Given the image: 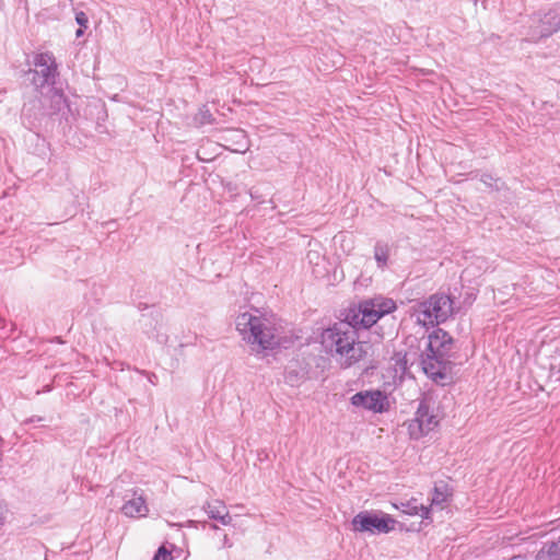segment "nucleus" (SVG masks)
Instances as JSON below:
<instances>
[{
    "label": "nucleus",
    "mask_w": 560,
    "mask_h": 560,
    "mask_svg": "<svg viewBox=\"0 0 560 560\" xmlns=\"http://www.w3.org/2000/svg\"><path fill=\"white\" fill-rule=\"evenodd\" d=\"M389 257V247L387 244L377 242L374 247V258L378 267H385Z\"/></svg>",
    "instance_id": "obj_16"
},
{
    "label": "nucleus",
    "mask_w": 560,
    "mask_h": 560,
    "mask_svg": "<svg viewBox=\"0 0 560 560\" xmlns=\"http://www.w3.org/2000/svg\"><path fill=\"white\" fill-rule=\"evenodd\" d=\"M120 511L125 516L130 518L145 517L149 513V506L143 492L133 490L130 498L126 495Z\"/></svg>",
    "instance_id": "obj_10"
},
{
    "label": "nucleus",
    "mask_w": 560,
    "mask_h": 560,
    "mask_svg": "<svg viewBox=\"0 0 560 560\" xmlns=\"http://www.w3.org/2000/svg\"><path fill=\"white\" fill-rule=\"evenodd\" d=\"M223 546L226 547V548H231L232 547V542L230 541L228 535H224Z\"/></svg>",
    "instance_id": "obj_25"
},
{
    "label": "nucleus",
    "mask_w": 560,
    "mask_h": 560,
    "mask_svg": "<svg viewBox=\"0 0 560 560\" xmlns=\"http://www.w3.org/2000/svg\"><path fill=\"white\" fill-rule=\"evenodd\" d=\"M75 21L81 27H86L89 23L88 15L82 11L75 14Z\"/></svg>",
    "instance_id": "obj_21"
},
{
    "label": "nucleus",
    "mask_w": 560,
    "mask_h": 560,
    "mask_svg": "<svg viewBox=\"0 0 560 560\" xmlns=\"http://www.w3.org/2000/svg\"><path fill=\"white\" fill-rule=\"evenodd\" d=\"M77 37H80L83 35V30L82 28H79L75 33Z\"/></svg>",
    "instance_id": "obj_27"
},
{
    "label": "nucleus",
    "mask_w": 560,
    "mask_h": 560,
    "mask_svg": "<svg viewBox=\"0 0 560 560\" xmlns=\"http://www.w3.org/2000/svg\"><path fill=\"white\" fill-rule=\"evenodd\" d=\"M447 498H448V493H447L446 489H442L441 487H435L432 499H431L430 508H428L423 504L417 505V504L410 503L409 504V506H410L409 513L420 515L422 518L428 520L430 517V513L435 508H439L441 510L443 509L444 503L447 501Z\"/></svg>",
    "instance_id": "obj_12"
},
{
    "label": "nucleus",
    "mask_w": 560,
    "mask_h": 560,
    "mask_svg": "<svg viewBox=\"0 0 560 560\" xmlns=\"http://www.w3.org/2000/svg\"><path fill=\"white\" fill-rule=\"evenodd\" d=\"M203 510L210 518L215 520L221 515V513H223L228 509L223 501L215 500L212 502H206L203 505Z\"/></svg>",
    "instance_id": "obj_15"
},
{
    "label": "nucleus",
    "mask_w": 560,
    "mask_h": 560,
    "mask_svg": "<svg viewBox=\"0 0 560 560\" xmlns=\"http://www.w3.org/2000/svg\"><path fill=\"white\" fill-rule=\"evenodd\" d=\"M351 404L355 407H363L373 412H384L389 408V400L386 394L381 390H365L354 394Z\"/></svg>",
    "instance_id": "obj_9"
},
{
    "label": "nucleus",
    "mask_w": 560,
    "mask_h": 560,
    "mask_svg": "<svg viewBox=\"0 0 560 560\" xmlns=\"http://www.w3.org/2000/svg\"><path fill=\"white\" fill-rule=\"evenodd\" d=\"M215 521L220 522L224 526H229L232 524L233 517L230 515L229 511H224L221 515L215 518Z\"/></svg>",
    "instance_id": "obj_20"
},
{
    "label": "nucleus",
    "mask_w": 560,
    "mask_h": 560,
    "mask_svg": "<svg viewBox=\"0 0 560 560\" xmlns=\"http://www.w3.org/2000/svg\"><path fill=\"white\" fill-rule=\"evenodd\" d=\"M417 343L424 374L435 382L445 381L451 369L448 357L453 346L452 337L443 329H435L427 338L417 340Z\"/></svg>",
    "instance_id": "obj_3"
},
{
    "label": "nucleus",
    "mask_w": 560,
    "mask_h": 560,
    "mask_svg": "<svg viewBox=\"0 0 560 560\" xmlns=\"http://www.w3.org/2000/svg\"><path fill=\"white\" fill-rule=\"evenodd\" d=\"M235 327L254 351L269 350L280 345V337L272 322L258 308L241 307L235 317Z\"/></svg>",
    "instance_id": "obj_2"
},
{
    "label": "nucleus",
    "mask_w": 560,
    "mask_h": 560,
    "mask_svg": "<svg viewBox=\"0 0 560 560\" xmlns=\"http://www.w3.org/2000/svg\"><path fill=\"white\" fill-rule=\"evenodd\" d=\"M224 141H232L231 145L226 148L232 152L245 153L248 150V142L243 130L233 129L228 130L222 137Z\"/></svg>",
    "instance_id": "obj_13"
},
{
    "label": "nucleus",
    "mask_w": 560,
    "mask_h": 560,
    "mask_svg": "<svg viewBox=\"0 0 560 560\" xmlns=\"http://www.w3.org/2000/svg\"><path fill=\"white\" fill-rule=\"evenodd\" d=\"M326 271V268L325 266H323V269H314V272L316 273V276H323Z\"/></svg>",
    "instance_id": "obj_26"
},
{
    "label": "nucleus",
    "mask_w": 560,
    "mask_h": 560,
    "mask_svg": "<svg viewBox=\"0 0 560 560\" xmlns=\"http://www.w3.org/2000/svg\"><path fill=\"white\" fill-rule=\"evenodd\" d=\"M308 262L314 265L315 267H319L322 264H325V258L320 255L318 250H308L307 253Z\"/></svg>",
    "instance_id": "obj_18"
},
{
    "label": "nucleus",
    "mask_w": 560,
    "mask_h": 560,
    "mask_svg": "<svg viewBox=\"0 0 560 560\" xmlns=\"http://www.w3.org/2000/svg\"><path fill=\"white\" fill-rule=\"evenodd\" d=\"M481 180L488 186H492V182H498L497 179H493L490 175H483Z\"/></svg>",
    "instance_id": "obj_23"
},
{
    "label": "nucleus",
    "mask_w": 560,
    "mask_h": 560,
    "mask_svg": "<svg viewBox=\"0 0 560 560\" xmlns=\"http://www.w3.org/2000/svg\"><path fill=\"white\" fill-rule=\"evenodd\" d=\"M201 119H200V122L201 124H205V122H208L209 121V118H210V114L208 113V110L206 112H201Z\"/></svg>",
    "instance_id": "obj_24"
},
{
    "label": "nucleus",
    "mask_w": 560,
    "mask_h": 560,
    "mask_svg": "<svg viewBox=\"0 0 560 560\" xmlns=\"http://www.w3.org/2000/svg\"><path fill=\"white\" fill-rule=\"evenodd\" d=\"M211 528L212 529H218V526L213 524V525H211Z\"/></svg>",
    "instance_id": "obj_28"
},
{
    "label": "nucleus",
    "mask_w": 560,
    "mask_h": 560,
    "mask_svg": "<svg viewBox=\"0 0 560 560\" xmlns=\"http://www.w3.org/2000/svg\"><path fill=\"white\" fill-rule=\"evenodd\" d=\"M287 383L294 385L299 381V376L293 371H288L285 374Z\"/></svg>",
    "instance_id": "obj_22"
},
{
    "label": "nucleus",
    "mask_w": 560,
    "mask_h": 560,
    "mask_svg": "<svg viewBox=\"0 0 560 560\" xmlns=\"http://www.w3.org/2000/svg\"><path fill=\"white\" fill-rule=\"evenodd\" d=\"M35 70L31 71L32 82L36 89L52 83L56 72L54 57L50 54H39L34 60Z\"/></svg>",
    "instance_id": "obj_8"
},
{
    "label": "nucleus",
    "mask_w": 560,
    "mask_h": 560,
    "mask_svg": "<svg viewBox=\"0 0 560 560\" xmlns=\"http://www.w3.org/2000/svg\"><path fill=\"white\" fill-rule=\"evenodd\" d=\"M152 560H173L172 551L161 546Z\"/></svg>",
    "instance_id": "obj_19"
},
{
    "label": "nucleus",
    "mask_w": 560,
    "mask_h": 560,
    "mask_svg": "<svg viewBox=\"0 0 560 560\" xmlns=\"http://www.w3.org/2000/svg\"><path fill=\"white\" fill-rule=\"evenodd\" d=\"M396 520L383 512H360L352 518V527L355 532L371 534L389 533L395 529Z\"/></svg>",
    "instance_id": "obj_6"
},
{
    "label": "nucleus",
    "mask_w": 560,
    "mask_h": 560,
    "mask_svg": "<svg viewBox=\"0 0 560 560\" xmlns=\"http://www.w3.org/2000/svg\"><path fill=\"white\" fill-rule=\"evenodd\" d=\"M370 301L377 308L381 317L396 308L395 302L390 299L376 298Z\"/></svg>",
    "instance_id": "obj_17"
},
{
    "label": "nucleus",
    "mask_w": 560,
    "mask_h": 560,
    "mask_svg": "<svg viewBox=\"0 0 560 560\" xmlns=\"http://www.w3.org/2000/svg\"><path fill=\"white\" fill-rule=\"evenodd\" d=\"M441 412L435 407L433 399L424 398L420 401L416 418L407 423L408 434L413 440H419L431 432L440 422Z\"/></svg>",
    "instance_id": "obj_5"
},
{
    "label": "nucleus",
    "mask_w": 560,
    "mask_h": 560,
    "mask_svg": "<svg viewBox=\"0 0 560 560\" xmlns=\"http://www.w3.org/2000/svg\"><path fill=\"white\" fill-rule=\"evenodd\" d=\"M324 351L341 369H350L365 359L369 346L359 340L357 328L341 320L325 328L320 334Z\"/></svg>",
    "instance_id": "obj_1"
},
{
    "label": "nucleus",
    "mask_w": 560,
    "mask_h": 560,
    "mask_svg": "<svg viewBox=\"0 0 560 560\" xmlns=\"http://www.w3.org/2000/svg\"><path fill=\"white\" fill-rule=\"evenodd\" d=\"M453 312V302L450 296L434 294L419 303L415 308L417 322L422 326L435 325L445 322Z\"/></svg>",
    "instance_id": "obj_4"
},
{
    "label": "nucleus",
    "mask_w": 560,
    "mask_h": 560,
    "mask_svg": "<svg viewBox=\"0 0 560 560\" xmlns=\"http://www.w3.org/2000/svg\"><path fill=\"white\" fill-rule=\"evenodd\" d=\"M417 338L409 337L407 339L408 349H401L394 353L390 359L394 369V376L402 378L408 372L409 368L416 362L420 364L419 347H416Z\"/></svg>",
    "instance_id": "obj_7"
},
{
    "label": "nucleus",
    "mask_w": 560,
    "mask_h": 560,
    "mask_svg": "<svg viewBox=\"0 0 560 560\" xmlns=\"http://www.w3.org/2000/svg\"><path fill=\"white\" fill-rule=\"evenodd\" d=\"M536 560H560V539L545 546L538 552Z\"/></svg>",
    "instance_id": "obj_14"
},
{
    "label": "nucleus",
    "mask_w": 560,
    "mask_h": 560,
    "mask_svg": "<svg viewBox=\"0 0 560 560\" xmlns=\"http://www.w3.org/2000/svg\"><path fill=\"white\" fill-rule=\"evenodd\" d=\"M381 315L371 301H364L360 304L358 312L352 316L351 324L355 328L361 326L369 328L373 326Z\"/></svg>",
    "instance_id": "obj_11"
}]
</instances>
